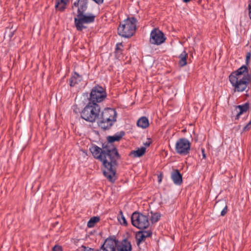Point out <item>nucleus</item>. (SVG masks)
Listing matches in <instances>:
<instances>
[{"instance_id": "1", "label": "nucleus", "mask_w": 251, "mask_h": 251, "mask_svg": "<svg viewBox=\"0 0 251 251\" xmlns=\"http://www.w3.org/2000/svg\"><path fill=\"white\" fill-rule=\"evenodd\" d=\"M125 134V132L121 131L112 136H108L107 137V142L102 144V148L94 145L89 149L93 157L102 163L103 175L112 183L117 179L116 167L120 159V155L113 142L120 141Z\"/></svg>"}, {"instance_id": "2", "label": "nucleus", "mask_w": 251, "mask_h": 251, "mask_svg": "<svg viewBox=\"0 0 251 251\" xmlns=\"http://www.w3.org/2000/svg\"><path fill=\"white\" fill-rule=\"evenodd\" d=\"M229 80L234 92L246 91L251 82V75L246 65H243L229 75Z\"/></svg>"}, {"instance_id": "3", "label": "nucleus", "mask_w": 251, "mask_h": 251, "mask_svg": "<svg viewBox=\"0 0 251 251\" xmlns=\"http://www.w3.org/2000/svg\"><path fill=\"white\" fill-rule=\"evenodd\" d=\"M117 113L115 109L108 108L104 109L99 117L98 126L104 130L109 129L116 121Z\"/></svg>"}, {"instance_id": "4", "label": "nucleus", "mask_w": 251, "mask_h": 251, "mask_svg": "<svg viewBox=\"0 0 251 251\" xmlns=\"http://www.w3.org/2000/svg\"><path fill=\"white\" fill-rule=\"evenodd\" d=\"M137 20L134 17H128L120 23L117 30L120 36L129 38L135 33Z\"/></svg>"}, {"instance_id": "5", "label": "nucleus", "mask_w": 251, "mask_h": 251, "mask_svg": "<svg viewBox=\"0 0 251 251\" xmlns=\"http://www.w3.org/2000/svg\"><path fill=\"white\" fill-rule=\"evenodd\" d=\"M100 107L98 103L89 102L80 112L81 117L87 122L94 123L99 118Z\"/></svg>"}, {"instance_id": "6", "label": "nucleus", "mask_w": 251, "mask_h": 251, "mask_svg": "<svg viewBox=\"0 0 251 251\" xmlns=\"http://www.w3.org/2000/svg\"><path fill=\"white\" fill-rule=\"evenodd\" d=\"M96 16L92 13L85 14L84 13H77L74 18V24L77 31H81L87 28L84 24H89L94 22Z\"/></svg>"}, {"instance_id": "7", "label": "nucleus", "mask_w": 251, "mask_h": 251, "mask_svg": "<svg viewBox=\"0 0 251 251\" xmlns=\"http://www.w3.org/2000/svg\"><path fill=\"white\" fill-rule=\"evenodd\" d=\"M107 94L105 90L99 85H97L91 90L89 101L92 103H100L106 98Z\"/></svg>"}, {"instance_id": "8", "label": "nucleus", "mask_w": 251, "mask_h": 251, "mask_svg": "<svg viewBox=\"0 0 251 251\" xmlns=\"http://www.w3.org/2000/svg\"><path fill=\"white\" fill-rule=\"evenodd\" d=\"M191 143L186 138H181L177 140L175 144V151L180 155H186L190 151Z\"/></svg>"}, {"instance_id": "9", "label": "nucleus", "mask_w": 251, "mask_h": 251, "mask_svg": "<svg viewBox=\"0 0 251 251\" xmlns=\"http://www.w3.org/2000/svg\"><path fill=\"white\" fill-rule=\"evenodd\" d=\"M131 221L132 225L140 229L138 231H137L135 234L137 244L139 246L141 242V223L140 214L137 211L133 212L131 217Z\"/></svg>"}, {"instance_id": "10", "label": "nucleus", "mask_w": 251, "mask_h": 251, "mask_svg": "<svg viewBox=\"0 0 251 251\" xmlns=\"http://www.w3.org/2000/svg\"><path fill=\"white\" fill-rule=\"evenodd\" d=\"M166 38L164 33L157 29H153L150 34V41L151 44L160 45L165 42Z\"/></svg>"}, {"instance_id": "11", "label": "nucleus", "mask_w": 251, "mask_h": 251, "mask_svg": "<svg viewBox=\"0 0 251 251\" xmlns=\"http://www.w3.org/2000/svg\"><path fill=\"white\" fill-rule=\"evenodd\" d=\"M118 240L115 236H110L107 238L101 247L103 251H116L117 250Z\"/></svg>"}, {"instance_id": "12", "label": "nucleus", "mask_w": 251, "mask_h": 251, "mask_svg": "<svg viewBox=\"0 0 251 251\" xmlns=\"http://www.w3.org/2000/svg\"><path fill=\"white\" fill-rule=\"evenodd\" d=\"M149 225L148 218L142 214V241L144 238L150 237L152 235L151 229L148 228Z\"/></svg>"}, {"instance_id": "13", "label": "nucleus", "mask_w": 251, "mask_h": 251, "mask_svg": "<svg viewBox=\"0 0 251 251\" xmlns=\"http://www.w3.org/2000/svg\"><path fill=\"white\" fill-rule=\"evenodd\" d=\"M88 0H77L73 5L72 8L74 7H77V13H84L87 8Z\"/></svg>"}, {"instance_id": "14", "label": "nucleus", "mask_w": 251, "mask_h": 251, "mask_svg": "<svg viewBox=\"0 0 251 251\" xmlns=\"http://www.w3.org/2000/svg\"><path fill=\"white\" fill-rule=\"evenodd\" d=\"M131 245L130 243L126 239H124L122 242L117 244V251H131Z\"/></svg>"}, {"instance_id": "15", "label": "nucleus", "mask_w": 251, "mask_h": 251, "mask_svg": "<svg viewBox=\"0 0 251 251\" xmlns=\"http://www.w3.org/2000/svg\"><path fill=\"white\" fill-rule=\"evenodd\" d=\"M82 80V76L77 72H74L69 79V85L71 87H75Z\"/></svg>"}, {"instance_id": "16", "label": "nucleus", "mask_w": 251, "mask_h": 251, "mask_svg": "<svg viewBox=\"0 0 251 251\" xmlns=\"http://www.w3.org/2000/svg\"><path fill=\"white\" fill-rule=\"evenodd\" d=\"M171 178L176 185H180L182 182V175L177 169L175 170L171 173Z\"/></svg>"}, {"instance_id": "17", "label": "nucleus", "mask_w": 251, "mask_h": 251, "mask_svg": "<svg viewBox=\"0 0 251 251\" xmlns=\"http://www.w3.org/2000/svg\"><path fill=\"white\" fill-rule=\"evenodd\" d=\"M249 109V103L246 102L242 105H239L236 106L235 110L237 112L236 119L239 118L240 116L246 112Z\"/></svg>"}, {"instance_id": "18", "label": "nucleus", "mask_w": 251, "mask_h": 251, "mask_svg": "<svg viewBox=\"0 0 251 251\" xmlns=\"http://www.w3.org/2000/svg\"><path fill=\"white\" fill-rule=\"evenodd\" d=\"M69 0H55V7L57 10L63 12L66 8Z\"/></svg>"}, {"instance_id": "19", "label": "nucleus", "mask_w": 251, "mask_h": 251, "mask_svg": "<svg viewBox=\"0 0 251 251\" xmlns=\"http://www.w3.org/2000/svg\"><path fill=\"white\" fill-rule=\"evenodd\" d=\"M187 53L185 50H183L179 55V65L181 67H183L187 64Z\"/></svg>"}, {"instance_id": "20", "label": "nucleus", "mask_w": 251, "mask_h": 251, "mask_svg": "<svg viewBox=\"0 0 251 251\" xmlns=\"http://www.w3.org/2000/svg\"><path fill=\"white\" fill-rule=\"evenodd\" d=\"M123 45L122 43H117L116 46L115 55L117 59H120L122 54Z\"/></svg>"}, {"instance_id": "21", "label": "nucleus", "mask_w": 251, "mask_h": 251, "mask_svg": "<svg viewBox=\"0 0 251 251\" xmlns=\"http://www.w3.org/2000/svg\"><path fill=\"white\" fill-rule=\"evenodd\" d=\"M100 220V218L98 216L92 217L87 223V226L90 228L94 227L95 225L99 222Z\"/></svg>"}, {"instance_id": "22", "label": "nucleus", "mask_w": 251, "mask_h": 251, "mask_svg": "<svg viewBox=\"0 0 251 251\" xmlns=\"http://www.w3.org/2000/svg\"><path fill=\"white\" fill-rule=\"evenodd\" d=\"M117 218H118V220L119 222H120V223L121 225L125 226L127 225V221H126L125 216H124L123 211L122 210H120L119 211V213L118 215Z\"/></svg>"}, {"instance_id": "23", "label": "nucleus", "mask_w": 251, "mask_h": 251, "mask_svg": "<svg viewBox=\"0 0 251 251\" xmlns=\"http://www.w3.org/2000/svg\"><path fill=\"white\" fill-rule=\"evenodd\" d=\"M129 156L132 158H136L141 156V148H138L137 151H131Z\"/></svg>"}, {"instance_id": "24", "label": "nucleus", "mask_w": 251, "mask_h": 251, "mask_svg": "<svg viewBox=\"0 0 251 251\" xmlns=\"http://www.w3.org/2000/svg\"><path fill=\"white\" fill-rule=\"evenodd\" d=\"M150 125V121L148 118L145 116H142V128H146Z\"/></svg>"}, {"instance_id": "25", "label": "nucleus", "mask_w": 251, "mask_h": 251, "mask_svg": "<svg viewBox=\"0 0 251 251\" xmlns=\"http://www.w3.org/2000/svg\"><path fill=\"white\" fill-rule=\"evenodd\" d=\"M160 217L159 214L155 213L151 214V221L152 223L157 222Z\"/></svg>"}, {"instance_id": "26", "label": "nucleus", "mask_w": 251, "mask_h": 251, "mask_svg": "<svg viewBox=\"0 0 251 251\" xmlns=\"http://www.w3.org/2000/svg\"><path fill=\"white\" fill-rule=\"evenodd\" d=\"M16 29H13L12 27H11L8 32L6 31L5 34H8V36L10 40H11L12 38L13 37V35L15 34Z\"/></svg>"}, {"instance_id": "27", "label": "nucleus", "mask_w": 251, "mask_h": 251, "mask_svg": "<svg viewBox=\"0 0 251 251\" xmlns=\"http://www.w3.org/2000/svg\"><path fill=\"white\" fill-rule=\"evenodd\" d=\"M151 143H152L151 139L150 138H148L147 139V141L143 143V145H144L143 147H145L146 148L149 147Z\"/></svg>"}, {"instance_id": "28", "label": "nucleus", "mask_w": 251, "mask_h": 251, "mask_svg": "<svg viewBox=\"0 0 251 251\" xmlns=\"http://www.w3.org/2000/svg\"><path fill=\"white\" fill-rule=\"evenodd\" d=\"M52 251H62V248L61 246L56 245L52 249Z\"/></svg>"}, {"instance_id": "29", "label": "nucleus", "mask_w": 251, "mask_h": 251, "mask_svg": "<svg viewBox=\"0 0 251 251\" xmlns=\"http://www.w3.org/2000/svg\"><path fill=\"white\" fill-rule=\"evenodd\" d=\"M227 212V205H226L221 212V215L222 216H224L226 214Z\"/></svg>"}, {"instance_id": "30", "label": "nucleus", "mask_w": 251, "mask_h": 251, "mask_svg": "<svg viewBox=\"0 0 251 251\" xmlns=\"http://www.w3.org/2000/svg\"><path fill=\"white\" fill-rule=\"evenodd\" d=\"M251 53L249 52H247V53L246 54V63L247 65H248L249 63V61L251 59Z\"/></svg>"}, {"instance_id": "31", "label": "nucleus", "mask_w": 251, "mask_h": 251, "mask_svg": "<svg viewBox=\"0 0 251 251\" xmlns=\"http://www.w3.org/2000/svg\"><path fill=\"white\" fill-rule=\"evenodd\" d=\"M141 117H140V118H139V119L138 120L137 122V126L139 127H141Z\"/></svg>"}, {"instance_id": "32", "label": "nucleus", "mask_w": 251, "mask_h": 251, "mask_svg": "<svg viewBox=\"0 0 251 251\" xmlns=\"http://www.w3.org/2000/svg\"><path fill=\"white\" fill-rule=\"evenodd\" d=\"M98 4H100L103 3V0H93Z\"/></svg>"}, {"instance_id": "33", "label": "nucleus", "mask_w": 251, "mask_h": 251, "mask_svg": "<svg viewBox=\"0 0 251 251\" xmlns=\"http://www.w3.org/2000/svg\"><path fill=\"white\" fill-rule=\"evenodd\" d=\"M81 248L84 249L83 251H89L91 250L90 248H87L84 246H82Z\"/></svg>"}, {"instance_id": "34", "label": "nucleus", "mask_w": 251, "mask_h": 251, "mask_svg": "<svg viewBox=\"0 0 251 251\" xmlns=\"http://www.w3.org/2000/svg\"><path fill=\"white\" fill-rule=\"evenodd\" d=\"M146 147H142V155L146 152Z\"/></svg>"}, {"instance_id": "35", "label": "nucleus", "mask_w": 251, "mask_h": 251, "mask_svg": "<svg viewBox=\"0 0 251 251\" xmlns=\"http://www.w3.org/2000/svg\"><path fill=\"white\" fill-rule=\"evenodd\" d=\"M202 153L203 158H205L206 157V155H205V154L204 153V149H202Z\"/></svg>"}, {"instance_id": "36", "label": "nucleus", "mask_w": 251, "mask_h": 251, "mask_svg": "<svg viewBox=\"0 0 251 251\" xmlns=\"http://www.w3.org/2000/svg\"><path fill=\"white\" fill-rule=\"evenodd\" d=\"M158 181L159 182H160L161 181V180H162L161 176H158Z\"/></svg>"}, {"instance_id": "37", "label": "nucleus", "mask_w": 251, "mask_h": 251, "mask_svg": "<svg viewBox=\"0 0 251 251\" xmlns=\"http://www.w3.org/2000/svg\"><path fill=\"white\" fill-rule=\"evenodd\" d=\"M191 0H183V2L187 3L189 2Z\"/></svg>"}]
</instances>
